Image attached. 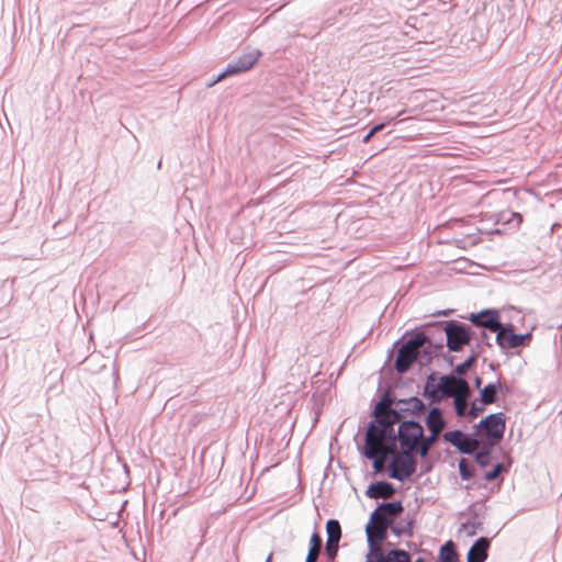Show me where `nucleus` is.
Wrapping results in <instances>:
<instances>
[{
	"label": "nucleus",
	"instance_id": "b1692460",
	"mask_svg": "<svg viewBox=\"0 0 562 562\" xmlns=\"http://www.w3.org/2000/svg\"><path fill=\"white\" fill-rule=\"evenodd\" d=\"M391 452V450H382V452L374 456L372 459L373 461V469L375 472H381L384 468L386 457Z\"/></svg>",
	"mask_w": 562,
	"mask_h": 562
},
{
	"label": "nucleus",
	"instance_id": "2eb2a0df",
	"mask_svg": "<svg viewBox=\"0 0 562 562\" xmlns=\"http://www.w3.org/2000/svg\"><path fill=\"white\" fill-rule=\"evenodd\" d=\"M426 424L430 432H434L435 435H439L442 431L445 428V420L439 408L434 407L430 409Z\"/></svg>",
	"mask_w": 562,
	"mask_h": 562
},
{
	"label": "nucleus",
	"instance_id": "f03ea898",
	"mask_svg": "<svg viewBox=\"0 0 562 562\" xmlns=\"http://www.w3.org/2000/svg\"><path fill=\"white\" fill-rule=\"evenodd\" d=\"M392 428V422L386 420V418H380L376 424H372L366 436V457L373 458L378 453L382 452V450H390L389 447L385 446L384 440Z\"/></svg>",
	"mask_w": 562,
	"mask_h": 562
},
{
	"label": "nucleus",
	"instance_id": "6e6552de",
	"mask_svg": "<svg viewBox=\"0 0 562 562\" xmlns=\"http://www.w3.org/2000/svg\"><path fill=\"white\" fill-rule=\"evenodd\" d=\"M505 430V417L503 413L488 415L480 423L481 435L494 441L502 439Z\"/></svg>",
	"mask_w": 562,
	"mask_h": 562
},
{
	"label": "nucleus",
	"instance_id": "2f4dec72",
	"mask_svg": "<svg viewBox=\"0 0 562 562\" xmlns=\"http://www.w3.org/2000/svg\"><path fill=\"white\" fill-rule=\"evenodd\" d=\"M471 359L459 364L457 368H456V372L458 374H464L467 372V370L469 369L470 364H471Z\"/></svg>",
	"mask_w": 562,
	"mask_h": 562
},
{
	"label": "nucleus",
	"instance_id": "7c9ffc66",
	"mask_svg": "<svg viewBox=\"0 0 562 562\" xmlns=\"http://www.w3.org/2000/svg\"><path fill=\"white\" fill-rule=\"evenodd\" d=\"M319 552H321L319 549L310 548L305 562H316L318 559Z\"/></svg>",
	"mask_w": 562,
	"mask_h": 562
},
{
	"label": "nucleus",
	"instance_id": "7ed1b4c3",
	"mask_svg": "<svg viewBox=\"0 0 562 562\" xmlns=\"http://www.w3.org/2000/svg\"><path fill=\"white\" fill-rule=\"evenodd\" d=\"M423 432V427L416 422L409 420L402 423L398 428L401 448L407 451H418Z\"/></svg>",
	"mask_w": 562,
	"mask_h": 562
},
{
	"label": "nucleus",
	"instance_id": "f3484780",
	"mask_svg": "<svg viewBox=\"0 0 562 562\" xmlns=\"http://www.w3.org/2000/svg\"><path fill=\"white\" fill-rule=\"evenodd\" d=\"M374 512H380L382 517L387 518L389 516L394 517L403 512V506L401 503H386L380 505Z\"/></svg>",
	"mask_w": 562,
	"mask_h": 562
},
{
	"label": "nucleus",
	"instance_id": "f704fd0d",
	"mask_svg": "<svg viewBox=\"0 0 562 562\" xmlns=\"http://www.w3.org/2000/svg\"><path fill=\"white\" fill-rule=\"evenodd\" d=\"M384 128V124H378L375 126H373L370 132L374 135L375 133L382 131Z\"/></svg>",
	"mask_w": 562,
	"mask_h": 562
},
{
	"label": "nucleus",
	"instance_id": "58836bf2",
	"mask_svg": "<svg viewBox=\"0 0 562 562\" xmlns=\"http://www.w3.org/2000/svg\"><path fill=\"white\" fill-rule=\"evenodd\" d=\"M271 560H272V553L269 554V557H268L266 562H271Z\"/></svg>",
	"mask_w": 562,
	"mask_h": 562
},
{
	"label": "nucleus",
	"instance_id": "393cba45",
	"mask_svg": "<svg viewBox=\"0 0 562 562\" xmlns=\"http://www.w3.org/2000/svg\"><path fill=\"white\" fill-rule=\"evenodd\" d=\"M459 472L463 480H469L472 476V467L465 459L460 460Z\"/></svg>",
	"mask_w": 562,
	"mask_h": 562
},
{
	"label": "nucleus",
	"instance_id": "412c9836",
	"mask_svg": "<svg viewBox=\"0 0 562 562\" xmlns=\"http://www.w3.org/2000/svg\"><path fill=\"white\" fill-rule=\"evenodd\" d=\"M438 436L439 435H435L434 432H431V435L429 437L423 436V439H420V443L418 447V452L420 453L422 457H425L428 453V450L430 449L432 443L437 440Z\"/></svg>",
	"mask_w": 562,
	"mask_h": 562
},
{
	"label": "nucleus",
	"instance_id": "e433bc0d",
	"mask_svg": "<svg viewBox=\"0 0 562 562\" xmlns=\"http://www.w3.org/2000/svg\"><path fill=\"white\" fill-rule=\"evenodd\" d=\"M515 216H516V220H518V222L522 221V216L520 214L516 213Z\"/></svg>",
	"mask_w": 562,
	"mask_h": 562
},
{
	"label": "nucleus",
	"instance_id": "423d86ee",
	"mask_svg": "<svg viewBox=\"0 0 562 562\" xmlns=\"http://www.w3.org/2000/svg\"><path fill=\"white\" fill-rule=\"evenodd\" d=\"M389 524V519L382 517L380 512L371 514L370 522L366 528L369 547H381L382 541L386 538Z\"/></svg>",
	"mask_w": 562,
	"mask_h": 562
},
{
	"label": "nucleus",
	"instance_id": "4c0bfd02",
	"mask_svg": "<svg viewBox=\"0 0 562 562\" xmlns=\"http://www.w3.org/2000/svg\"><path fill=\"white\" fill-rule=\"evenodd\" d=\"M475 384H476V386H480V384H481V379L480 378L476 379Z\"/></svg>",
	"mask_w": 562,
	"mask_h": 562
},
{
	"label": "nucleus",
	"instance_id": "9d476101",
	"mask_svg": "<svg viewBox=\"0 0 562 562\" xmlns=\"http://www.w3.org/2000/svg\"><path fill=\"white\" fill-rule=\"evenodd\" d=\"M443 439L457 447L463 453H472L479 447V441L476 439L469 438L460 430L445 432Z\"/></svg>",
	"mask_w": 562,
	"mask_h": 562
},
{
	"label": "nucleus",
	"instance_id": "5701e85b",
	"mask_svg": "<svg viewBox=\"0 0 562 562\" xmlns=\"http://www.w3.org/2000/svg\"><path fill=\"white\" fill-rule=\"evenodd\" d=\"M468 395L469 393H463L454 396L456 412L459 416H463L465 414L468 406Z\"/></svg>",
	"mask_w": 562,
	"mask_h": 562
},
{
	"label": "nucleus",
	"instance_id": "c9c22d12",
	"mask_svg": "<svg viewBox=\"0 0 562 562\" xmlns=\"http://www.w3.org/2000/svg\"><path fill=\"white\" fill-rule=\"evenodd\" d=\"M373 134L369 132L362 139L364 144L369 143V140L372 138Z\"/></svg>",
	"mask_w": 562,
	"mask_h": 562
},
{
	"label": "nucleus",
	"instance_id": "ddd939ff",
	"mask_svg": "<svg viewBox=\"0 0 562 562\" xmlns=\"http://www.w3.org/2000/svg\"><path fill=\"white\" fill-rule=\"evenodd\" d=\"M490 541L486 538H480L470 548L468 552V562H484L487 558Z\"/></svg>",
	"mask_w": 562,
	"mask_h": 562
},
{
	"label": "nucleus",
	"instance_id": "a878e982",
	"mask_svg": "<svg viewBox=\"0 0 562 562\" xmlns=\"http://www.w3.org/2000/svg\"><path fill=\"white\" fill-rule=\"evenodd\" d=\"M338 543L339 542L326 541V547H325L326 555L331 561H334L337 555Z\"/></svg>",
	"mask_w": 562,
	"mask_h": 562
},
{
	"label": "nucleus",
	"instance_id": "9b49d317",
	"mask_svg": "<svg viewBox=\"0 0 562 562\" xmlns=\"http://www.w3.org/2000/svg\"><path fill=\"white\" fill-rule=\"evenodd\" d=\"M439 390L449 396H458L469 393V385L465 380L457 379L452 375L442 376L438 384Z\"/></svg>",
	"mask_w": 562,
	"mask_h": 562
},
{
	"label": "nucleus",
	"instance_id": "4be33fe9",
	"mask_svg": "<svg viewBox=\"0 0 562 562\" xmlns=\"http://www.w3.org/2000/svg\"><path fill=\"white\" fill-rule=\"evenodd\" d=\"M366 562H384V555L381 547H369Z\"/></svg>",
	"mask_w": 562,
	"mask_h": 562
},
{
	"label": "nucleus",
	"instance_id": "20e7f679",
	"mask_svg": "<svg viewBox=\"0 0 562 562\" xmlns=\"http://www.w3.org/2000/svg\"><path fill=\"white\" fill-rule=\"evenodd\" d=\"M447 347L450 351H460L471 340L468 327L463 324L449 322L445 326Z\"/></svg>",
	"mask_w": 562,
	"mask_h": 562
},
{
	"label": "nucleus",
	"instance_id": "4468645a",
	"mask_svg": "<svg viewBox=\"0 0 562 562\" xmlns=\"http://www.w3.org/2000/svg\"><path fill=\"white\" fill-rule=\"evenodd\" d=\"M395 490L392 484L387 482H376L369 486L367 495L370 498H390L393 496Z\"/></svg>",
	"mask_w": 562,
	"mask_h": 562
},
{
	"label": "nucleus",
	"instance_id": "cd10ccee",
	"mask_svg": "<svg viewBox=\"0 0 562 562\" xmlns=\"http://www.w3.org/2000/svg\"><path fill=\"white\" fill-rule=\"evenodd\" d=\"M502 469H503V465H502L501 463H497V464L493 468V470H492V471H490V472H486V473H485V479H486L487 481H493V480H495V479L498 476V474L501 473Z\"/></svg>",
	"mask_w": 562,
	"mask_h": 562
},
{
	"label": "nucleus",
	"instance_id": "aec40b11",
	"mask_svg": "<svg viewBox=\"0 0 562 562\" xmlns=\"http://www.w3.org/2000/svg\"><path fill=\"white\" fill-rule=\"evenodd\" d=\"M496 400V386L494 384H487L481 390L482 404H492Z\"/></svg>",
	"mask_w": 562,
	"mask_h": 562
},
{
	"label": "nucleus",
	"instance_id": "1a4fd4ad",
	"mask_svg": "<svg viewBox=\"0 0 562 562\" xmlns=\"http://www.w3.org/2000/svg\"><path fill=\"white\" fill-rule=\"evenodd\" d=\"M531 338V334L517 335L512 328L501 327L496 335V341L503 349H513L524 346Z\"/></svg>",
	"mask_w": 562,
	"mask_h": 562
},
{
	"label": "nucleus",
	"instance_id": "0eeeda50",
	"mask_svg": "<svg viewBox=\"0 0 562 562\" xmlns=\"http://www.w3.org/2000/svg\"><path fill=\"white\" fill-rule=\"evenodd\" d=\"M260 56L261 53L259 50H252L244 54L236 61L228 64L225 71L222 72L212 85L220 82L228 76L248 71L255 66Z\"/></svg>",
	"mask_w": 562,
	"mask_h": 562
},
{
	"label": "nucleus",
	"instance_id": "6ab92c4d",
	"mask_svg": "<svg viewBox=\"0 0 562 562\" xmlns=\"http://www.w3.org/2000/svg\"><path fill=\"white\" fill-rule=\"evenodd\" d=\"M384 562H411V557L404 550H391L384 557Z\"/></svg>",
	"mask_w": 562,
	"mask_h": 562
},
{
	"label": "nucleus",
	"instance_id": "39448f33",
	"mask_svg": "<svg viewBox=\"0 0 562 562\" xmlns=\"http://www.w3.org/2000/svg\"><path fill=\"white\" fill-rule=\"evenodd\" d=\"M411 452L412 451L403 450V453H395L390 467L391 477L404 481L415 472L416 461Z\"/></svg>",
	"mask_w": 562,
	"mask_h": 562
},
{
	"label": "nucleus",
	"instance_id": "c756f323",
	"mask_svg": "<svg viewBox=\"0 0 562 562\" xmlns=\"http://www.w3.org/2000/svg\"><path fill=\"white\" fill-rule=\"evenodd\" d=\"M483 405L484 404L477 405V404L473 403L471 408H470V411H469V413H468L469 416L471 418H475L476 416H479V414H481L483 412V409H484Z\"/></svg>",
	"mask_w": 562,
	"mask_h": 562
},
{
	"label": "nucleus",
	"instance_id": "c85d7f7f",
	"mask_svg": "<svg viewBox=\"0 0 562 562\" xmlns=\"http://www.w3.org/2000/svg\"><path fill=\"white\" fill-rule=\"evenodd\" d=\"M310 548H314V549H322V537L319 536V533L317 532H314L311 537V543H310Z\"/></svg>",
	"mask_w": 562,
	"mask_h": 562
},
{
	"label": "nucleus",
	"instance_id": "72a5a7b5",
	"mask_svg": "<svg viewBox=\"0 0 562 562\" xmlns=\"http://www.w3.org/2000/svg\"><path fill=\"white\" fill-rule=\"evenodd\" d=\"M384 128V124H378L375 126H373L370 132L374 135L375 133L382 131Z\"/></svg>",
	"mask_w": 562,
	"mask_h": 562
},
{
	"label": "nucleus",
	"instance_id": "f8f14e48",
	"mask_svg": "<svg viewBox=\"0 0 562 562\" xmlns=\"http://www.w3.org/2000/svg\"><path fill=\"white\" fill-rule=\"evenodd\" d=\"M473 324L488 328L491 331L497 333L502 324L499 322L498 313L495 311L482 312L471 317Z\"/></svg>",
	"mask_w": 562,
	"mask_h": 562
},
{
	"label": "nucleus",
	"instance_id": "bb28decb",
	"mask_svg": "<svg viewBox=\"0 0 562 562\" xmlns=\"http://www.w3.org/2000/svg\"><path fill=\"white\" fill-rule=\"evenodd\" d=\"M476 462L485 467L490 462V452L488 451H480L475 456Z\"/></svg>",
	"mask_w": 562,
	"mask_h": 562
},
{
	"label": "nucleus",
	"instance_id": "a211bd4d",
	"mask_svg": "<svg viewBox=\"0 0 562 562\" xmlns=\"http://www.w3.org/2000/svg\"><path fill=\"white\" fill-rule=\"evenodd\" d=\"M327 541L339 542L341 528L337 520L329 519L326 524Z\"/></svg>",
	"mask_w": 562,
	"mask_h": 562
},
{
	"label": "nucleus",
	"instance_id": "473e14b6",
	"mask_svg": "<svg viewBox=\"0 0 562 562\" xmlns=\"http://www.w3.org/2000/svg\"><path fill=\"white\" fill-rule=\"evenodd\" d=\"M386 408H387V406L383 402H381L376 406L375 414L376 415H382L385 412Z\"/></svg>",
	"mask_w": 562,
	"mask_h": 562
},
{
	"label": "nucleus",
	"instance_id": "dca6fc26",
	"mask_svg": "<svg viewBox=\"0 0 562 562\" xmlns=\"http://www.w3.org/2000/svg\"><path fill=\"white\" fill-rule=\"evenodd\" d=\"M439 562H458V553L452 541L446 542L440 548Z\"/></svg>",
	"mask_w": 562,
	"mask_h": 562
},
{
	"label": "nucleus",
	"instance_id": "f257e3e1",
	"mask_svg": "<svg viewBox=\"0 0 562 562\" xmlns=\"http://www.w3.org/2000/svg\"><path fill=\"white\" fill-rule=\"evenodd\" d=\"M427 340L424 333H417L408 339L397 351L394 363L395 370L400 373L406 372L417 359L420 348L425 346Z\"/></svg>",
	"mask_w": 562,
	"mask_h": 562
}]
</instances>
